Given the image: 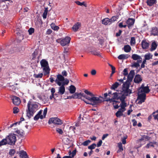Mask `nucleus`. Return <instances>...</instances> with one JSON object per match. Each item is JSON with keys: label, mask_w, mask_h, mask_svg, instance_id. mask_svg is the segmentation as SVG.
Returning a JSON list of instances; mask_svg holds the SVG:
<instances>
[{"label": "nucleus", "mask_w": 158, "mask_h": 158, "mask_svg": "<svg viewBox=\"0 0 158 158\" xmlns=\"http://www.w3.org/2000/svg\"><path fill=\"white\" fill-rule=\"evenodd\" d=\"M15 153V150L14 149H11L10 150L9 152V155L10 156H13Z\"/></svg>", "instance_id": "obj_41"}, {"label": "nucleus", "mask_w": 158, "mask_h": 158, "mask_svg": "<svg viewBox=\"0 0 158 158\" xmlns=\"http://www.w3.org/2000/svg\"><path fill=\"white\" fill-rule=\"evenodd\" d=\"M123 74L124 75V76H127V75H128V72H127V69H124L123 71Z\"/></svg>", "instance_id": "obj_59"}, {"label": "nucleus", "mask_w": 158, "mask_h": 158, "mask_svg": "<svg viewBox=\"0 0 158 158\" xmlns=\"http://www.w3.org/2000/svg\"><path fill=\"white\" fill-rule=\"evenodd\" d=\"M91 141L89 140H87L82 143V144L84 146H87L90 143Z\"/></svg>", "instance_id": "obj_43"}, {"label": "nucleus", "mask_w": 158, "mask_h": 158, "mask_svg": "<svg viewBox=\"0 0 158 158\" xmlns=\"http://www.w3.org/2000/svg\"><path fill=\"white\" fill-rule=\"evenodd\" d=\"M7 144H8V142L6 137L5 138L3 139L0 141V147L2 145H6Z\"/></svg>", "instance_id": "obj_23"}, {"label": "nucleus", "mask_w": 158, "mask_h": 158, "mask_svg": "<svg viewBox=\"0 0 158 158\" xmlns=\"http://www.w3.org/2000/svg\"><path fill=\"white\" fill-rule=\"evenodd\" d=\"M28 31L29 35H31L32 33L34 32V29L33 28H31L29 29Z\"/></svg>", "instance_id": "obj_52"}, {"label": "nucleus", "mask_w": 158, "mask_h": 158, "mask_svg": "<svg viewBox=\"0 0 158 158\" xmlns=\"http://www.w3.org/2000/svg\"><path fill=\"white\" fill-rule=\"evenodd\" d=\"M152 55L151 54L149 53L146 54L145 55V59L146 60H149L150 59H152Z\"/></svg>", "instance_id": "obj_38"}, {"label": "nucleus", "mask_w": 158, "mask_h": 158, "mask_svg": "<svg viewBox=\"0 0 158 158\" xmlns=\"http://www.w3.org/2000/svg\"><path fill=\"white\" fill-rule=\"evenodd\" d=\"M27 115L29 118L33 116L34 113L38 110V106L35 103H32L29 101L27 104Z\"/></svg>", "instance_id": "obj_3"}, {"label": "nucleus", "mask_w": 158, "mask_h": 158, "mask_svg": "<svg viewBox=\"0 0 158 158\" xmlns=\"http://www.w3.org/2000/svg\"><path fill=\"white\" fill-rule=\"evenodd\" d=\"M76 88L73 85H71L70 86L69 91L71 93H74L76 91Z\"/></svg>", "instance_id": "obj_33"}, {"label": "nucleus", "mask_w": 158, "mask_h": 158, "mask_svg": "<svg viewBox=\"0 0 158 158\" xmlns=\"http://www.w3.org/2000/svg\"><path fill=\"white\" fill-rule=\"evenodd\" d=\"M142 47L143 49H146L148 48L149 44L145 40H143L141 42Z\"/></svg>", "instance_id": "obj_14"}, {"label": "nucleus", "mask_w": 158, "mask_h": 158, "mask_svg": "<svg viewBox=\"0 0 158 158\" xmlns=\"http://www.w3.org/2000/svg\"><path fill=\"white\" fill-rule=\"evenodd\" d=\"M131 58L135 60H142V58L141 56L136 54H133L131 56Z\"/></svg>", "instance_id": "obj_18"}, {"label": "nucleus", "mask_w": 158, "mask_h": 158, "mask_svg": "<svg viewBox=\"0 0 158 158\" xmlns=\"http://www.w3.org/2000/svg\"><path fill=\"white\" fill-rule=\"evenodd\" d=\"M135 75L134 70L130 71L127 75V79L126 82L123 85L122 91H118L114 93L113 99H125L126 96H128L131 93V90L129 89L130 82L133 80Z\"/></svg>", "instance_id": "obj_1"}, {"label": "nucleus", "mask_w": 158, "mask_h": 158, "mask_svg": "<svg viewBox=\"0 0 158 158\" xmlns=\"http://www.w3.org/2000/svg\"><path fill=\"white\" fill-rule=\"evenodd\" d=\"M124 51L126 52H128L130 51L131 49V47L129 45H126L124 46L123 48Z\"/></svg>", "instance_id": "obj_24"}, {"label": "nucleus", "mask_w": 158, "mask_h": 158, "mask_svg": "<svg viewBox=\"0 0 158 158\" xmlns=\"http://www.w3.org/2000/svg\"><path fill=\"white\" fill-rule=\"evenodd\" d=\"M15 132L20 137H23L24 135V131L23 130H17Z\"/></svg>", "instance_id": "obj_26"}, {"label": "nucleus", "mask_w": 158, "mask_h": 158, "mask_svg": "<svg viewBox=\"0 0 158 158\" xmlns=\"http://www.w3.org/2000/svg\"><path fill=\"white\" fill-rule=\"evenodd\" d=\"M118 147L119 148L120 150H123V145L121 143H118Z\"/></svg>", "instance_id": "obj_53"}, {"label": "nucleus", "mask_w": 158, "mask_h": 158, "mask_svg": "<svg viewBox=\"0 0 158 158\" xmlns=\"http://www.w3.org/2000/svg\"><path fill=\"white\" fill-rule=\"evenodd\" d=\"M135 39L134 37H132L131 38L130 41V44L131 45H133L135 44Z\"/></svg>", "instance_id": "obj_46"}, {"label": "nucleus", "mask_w": 158, "mask_h": 158, "mask_svg": "<svg viewBox=\"0 0 158 158\" xmlns=\"http://www.w3.org/2000/svg\"><path fill=\"white\" fill-rule=\"evenodd\" d=\"M102 23L105 25H110L111 24L110 19L108 18L103 19L102 20Z\"/></svg>", "instance_id": "obj_11"}, {"label": "nucleus", "mask_w": 158, "mask_h": 158, "mask_svg": "<svg viewBox=\"0 0 158 158\" xmlns=\"http://www.w3.org/2000/svg\"><path fill=\"white\" fill-rule=\"evenodd\" d=\"M145 99H136L135 102H137V103L140 105L143 102H145Z\"/></svg>", "instance_id": "obj_47"}, {"label": "nucleus", "mask_w": 158, "mask_h": 158, "mask_svg": "<svg viewBox=\"0 0 158 158\" xmlns=\"http://www.w3.org/2000/svg\"><path fill=\"white\" fill-rule=\"evenodd\" d=\"M56 131L60 135H62L63 133L62 130L59 128H56Z\"/></svg>", "instance_id": "obj_49"}, {"label": "nucleus", "mask_w": 158, "mask_h": 158, "mask_svg": "<svg viewBox=\"0 0 158 158\" xmlns=\"http://www.w3.org/2000/svg\"><path fill=\"white\" fill-rule=\"evenodd\" d=\"M127 136L125 135L123 136L121 139V141H122V143L125 144L126 143V139L127 138Z\"/></svg>", "instance_id": "obj_44"}, {"label": "nucleus", "mask_w": 158, "mask_h": 158, "mask_svg": "<svg viewBox=\"0 0 158 158\" xmlns=\"http://www.w3.org/2000/svg\"><path fill=\"white\" fill-rule=\"evenodd\" d=\"M75 3L77 4V5H79V6H84L85 7H87V5L85 3V2H81L79 1H77L76 2H75Z\"/></svg>", "instance_id": "obj_34"}, {"label": "nucleus", "mask_w": 158, "mask_h": 158, "mask_svg": "<svg viewBox=\"0 0 158 158\" xmlns=\"http://www.w3.org/2000/svg\"><path fill=\"white\" fill-rule=\"evenodd\" d=\"M156 2V0H147L146 1L147 5L149 6H152Z\"/></svg>", "instance_id": "obj_15"}, {"label": "nucleus", "mask_w": 158, "mask_h": 158, "mask_svg": "<svg viewBox=\"0 0 158 158\" xmlns=\"http://www.w3.org/2000/svg\"><path fill=\"white\" fill-rule=\"evenodd\" d=\"M135 20L134 19L129 18L127 21V24L128 25V27L129 28L133 25L134 23Z\"/></svg>", "instance_id": "obj_16"}, {"label": "nucleus", "mask_w": 158, "mask_h": 158, "mask_svg": "<svg viewBox=\"0 0 158 158\" xmlns=\"http://www.w3.org/2000/svg\"><path fill=\"white\" fill-rule=\"evenodd\" d=\"M152 147H154L153 143L152 142H150L149 143H148L146 146V147L147 148H149Z\"/></svg>", "instance_id": "obj_55"}, {"label": "nucleus", "mask_w": 158, "mask_h": 158, "mask_svg": "<svg viewBox=\"0 0 158 158\" xmlns=\"http://www.w3.org/2000/svg\"><path fill=\"white\" fill-rule=\"evenodd\" d=\"M118 26L120 28H125L127 27L126 25H123L122 23H120L118 25Z\"/></svg>", "instance_id": "obj_58"}, {"label": "nucleus", "mask_w": 158, "mask_h": 158, "mask_svg": "<svg viewBox=\"0 0 158 158\" xmlns=\"http://www.w3.org/2000/svg\"><path fill=\"white\" fill-rule=\"evenodd\" d=\"M118 58V59L120 60L126 59L128 58V56L127 55L121 54L119 56Z\"/></svg>", "instance_id": "obj_30"}, {"label": "nucleus", "mask_w": 158, "mask_h": 158, "mask_svg": "<svg viewBox=\"0 0 158 158\" xmlns=\"http://www.w3.org/2000/svg\"><path fill=\"white\" fill-rule=\"evenodd\" d=\"M54 123L55 124L60 125L63 123L62 120L58 118H51L49 119L48 121L49 124Z\"/></svg>", "instance_id": "obj_8"}, {"label": "nucleus", "mask_w": 158, "mask_h": 158, "mask_svg": "<svg viewBox=\"0 0 158 158\" xmlns=\"http://www.w3.org/2000/svg\"><path fill=\"white\" fill-rule=\"evenodd\" d=\"M150 90L148 87H144L143 84L138 89V97L137 99H145L146 93H148Z\"/></svg>", "instance_id": "obj_4"}, {"label": "nucleus", "mask_w": 158, "mask_h": 158, "mask_svg": "<svg viewBox=\"0 0 158 158\" xmlns=\"http://www.w3.org/2000/svg\"><path fill=\"white\" fill-rule=\"evenodd\" d=\"M64 140H65L66 142H64L65 144H68L69 143V139L68 138H64Z\"/></svg>", "instance_id": "obj_62"}, {"label": "nucleus", "mask_w": 158, "mask_h": 158, "mask_svg": "<svg viewBox=\"0 0 158 158\" xmlns=\"http://www.w3.org/2000/svg\"><path fill=\"white\" fill-rule=\"evenodd\" d=\"M84 102L87 104L92 105L93 106L97 105L101 103L102 102L109 101L110 103L113 102V105L115 109H118L119 106L118 104L114 105V104H116L118 103H119L120 102L115 101V99H81Z\"/></svg>", "instance_id": "obj_2"}, {"label": "nucleus", "mask_w": 158, "mask_h": 158, "mask_svg": "<svg viewBox=\"0 0 158 158\" xmlns=\"http://www.w3.org/2000/svg\"><path fill=\"white\" fill-rule=\"evenodd\" d=\"M91 74L92 75H94L96 74V71L95 69H92L91 71Z\"/></svg>", "instance_id": "obj_60"}, {"label": "nucleus", "mask_w": 158, "mask_h": 158, "mask_svg": "<svg viewBox=\"0 0 158 158\" xmlns=\"http://www.w3.org/2000/svg\"><path fill=\"white\" fill-rule=\"evenodd\" d=\"M7 140L8 144L10 145H14L17 141L16 135L14 134L11 133L6 137Z\"/></svg>", "instance_id": "obj_6"}, {"label": "nucleus", "mask_w": 158, "mask_h": 158, "mask_svg": "<svg viewBox=\"0 0 158 158\" xmlns=\"http://www.w3.org/2000/svg\"><path fill=\"white\" fill-rule=\"evenodd\" d=\"M118 18V16L117 15L112 16L111 18L110 19L111 23L116 21Z\"/></svg>", "instance_id": "obj_35"}, {"label": "nucleus", "mask_w": 158, "mask_h": 158, "mask_svg": "<svg viewBox=\"0 0 158 158\" xmlns=\"http://www.w3.org/2000/svg\"><path fill=\"white\" fill-rule=\"evenodd\" d=\"M81 24L77 22L73 26L72 28L74 31H76L78 30Z\"/></svg>", "instance_id": "obj_17"}, {"label": "nucleus", "mask_w": 158, "mask_h": 158, "mask_svg": "<svg viewBox=\"0 0 158 158\" xmlns=\"http://www.w3.org/2000/svg\"><path fill=\"white\" fill-rule=\"evenodd\" d=\"M92 54L94 55L97 56H101V54L100 52L96 50H94L91 51Z\"/></svg>", "instance_id": "obj_29"}, {"label": "nucleus", "mask_w": 158, "mask_h": 158, "mask_svg": "<svg viewBox=\"0 0 158 158\" xmlns=\"http://www.w3.org/2000/svg\"><path fill=\"white\" fill-rule=\"evenodd\" d=\"M157 47V44L155 42H154L152 43L151 47L150 49V51H152L155 50Z\"/></svg>", "instance_id": "obj_28"}, {"label": "nucleus", "mask_w": 158, "mask_h": 158, "mask_svg": "<svg viewBox=\"0 0 158 158\" xmlns=\"http://www.w3.org/2000/svg\"><path fill=\"white\" fill-rule=\"evenodd\" d=\"M39 118H40L41 119H43V115H41L40 116L37 114L35 116L34 119L35 121H37L38 120Z\"/></svg>", "instance_id": "obj_39"}, {"label": "nucleus", "mask_w": 158, "mask_h": 158, "mask_svg": "<svg viewBox=\"0 0 158 158\" xmlns=\"http://www.w3.org/2000/svg\"><path fill=\"white\" fill-rule=\"evenodd\" d=\"M96 146V144L95 143H93L90 145L88 147L89 149L92 150L94 149Z\"/></svg>", "instance_id": "obj_42"}, {"label": "nucleus", "mask_w": 158, "mask_h": 158, "mask_svg": "<svg viewBox=\"0 0 158 158\" xmlns=\"http://www.w3.org/2000/svg\"><path fill=\"white\" fill-rule=\"evenodd\" d=\"M55 92V89L53 88H52L51 89V92L52 93V96H50V99H52V96H53V94Z\"/></svg>", "instance_id": "obj_56"}, {"label": "nucleus", "mask_w": 158, "mask_h": 158, "mask_svg": "<svg viewBox=\"0 0 158 158\" xmlns=\"http://www.w3.org/2000/svg\"><path fill=\"white\" fill-rule=\"evenodd\" d=\"M47 108H46L44 110V112H43V115H44V116H43V118H45V116L47 114Z\"/></svg>", "instance_id": "obj_57"}, {"label": "nucleus", "mask_w": 158, "mask_h": 158, "mask_svg": "<svg viewBox=\"0 0 158 158\" xmlns=\"http://www.w3.org/2000/svg\"><path fill=\"white\" fill-rule=\"evenodd\" d=\"M62 74L63 76L66 77L67 75V73L66 71L64 70L62 72Z\"/></svg>", "instance_id": "obj_63"}, {"label": "nucleus", "mask_w": 158, "mask_h": 158, "mask_svg": "<svg viewBox=\"0 0 158 158\" xmlns=\"http://www.w3.org/2000/svg\"><path fill=\"white\" fill-rule=\"evenodd\" d=\"M77 150L76 149L74 150L73 152H71V151H70L69 152V155H72V158L74 157L76 155V153Z\"/></svg>", "instance_id": "obj_40"}, {"label": "nucleus", "mask_w": 158, "mask_h": 158, "mask_svg": "<svg viewBox=\"0 0 158 158\" xmlns=\"http://www.w3.org/2000/svg\"><path fill=\"white\" fill-rule=\"evenodd\" d=\"M65 91V88L64 86V84L62 85L59 88V92L61 94H63Z\"/></svg>", "instance_id": "obj_27"}, {"label": "nucleus", "mask_w": 158, "mask_h": 158, "mask_svg": "<svg viewBox=\"0 0 158 158\" xmlns=\"http://www.w3.org/2000/svg\"><path fill=\"white\" fill-rule=\"evenodd\" d=\"M102 143V141L101 140H100L98 143L97 144L96 146H97L98 147H100L101 146Z\"/></svg>", "instance_id": "obj_54"}, {"label": "nucleus", "mask_w": 158, "mask_h": 158, "mask_svg": "<svg viewBox=\"0 0 158 158\" xmlns=\"http://www.w3.org/2000/svg\"><path fill=\"white\" fill-rule=\"evenodd\" d=\"M121 84H119L118 82H115L111 86L110 89L112 90H115L117 89L119 85H121Z\"/></svg>", "instance_id": "obj_22"}, {"label": "nucleus", "mask_w": 158, "mask_h": 158, "mask_svg": "<svg viewBox=\"0 0 158 158\" xmlns=\"http://www.w3.org/2000/svg\"><path fill=\"white\" fill-rule=\"evenodd\" d=\"M48 11V8H45L44 12L43 15V17L44 19H45L46 18Z\"/></svg>", "instance_id": "obj_37"}, {"label": "nucleus", "mask_w": 158, "mask_h": 158, "mask_svg": "<svg viewBox=\"0 0 158 158\" xmlns=\"http://www.w3.org/2000/svg\"><path fill=\"white\" fill-rule=\"evenodd\" d=\"M131 121L133 123V126H135L137 125V122L135 119H132Z\"/></svg>", "instance_id": "obj_61"}, {"label": "nucleus", "mask_w": 158, "mask_h": 158, "mask_svg": "<svg viewBox=\"0 0 158 158\" xmlns=\"http://www.w3.org/2000/svg\"><path fill=\"white\" fill-rule=\"evenodd\" d=\"M85 97V95L84 94L81 93H75L72 96V98L73 99H80L82 97Z\"/></svg>", "instance_id": "obj_10"}, {"label": "nucleus", "mask_w": 158, "mask_h": 158, "mask_svg": "<svg viewBox=\"0 0 158 158\" xmlns=\"http://www.w3.org/2000/svg\"><path fill=\"white\" fill-rule=\"evenodd\" d=\"M57 78L60 81H62L65 80L64 77L60 74H58L57 75Z\"/></svg>", "instance_id": "obj_36"}, {"label": "nucleus", "mask_w": 158, "mask_h": 158, "mask_svg": "<svg viewBox=\"0 0 158 158\" xmlns=\"http://www.w3.org/2000/svg\"><path fill=\"white\" fill-rule=\"evenodd\" d=\"M51 28L53 30L55 31H57L59 28V27L56 26L54 23H52L51 24Z\"/></svg>", "instance_id": "obj_32"}, {"label": "nucleus", "mask_w": 158, "mask_h": 158, "mask_svg": "<svg viewBox=\"0 0 158 158\" xmlns=\"http://www.w3.org/2000/svg\"><path fill=\"white\" fill-rule=\"evenodd\" d=\"M149 138V137L147 135H143L142 136V137L141 139H139V140L140 141H142L144 140L145 139H148Z\"/></svg>", "instance_id": "obj_50"}, {"label": "nucleus", "mask_w": 158, "mask_h": 158, "mask_svg": "<svg viewBox=\"0 0 158 158\" xmlns=\"http://www.w3.org/2000/svg\"><path fill=\"white\" fill-rule=\"evenodd\" d=\"M84 92L85 94L90 97V99H97L96 97V96H97V94H94L87 89L85 90Z\"/></svg>", "instance_id": "obj_9"}, {"label": "nucleus", "mask_w": 158, "mask_h": 158, "mask_svg": "<svg viewBox=\"0 0 158 158\" xmlns=\"http://www.w3.org/2000/svg\"><path fill=\"white\" fill-rule=\"evenodd\" d=\"M13 113L14 114H17L19 111V109L16 107H15L13 108Z\"/></svg>", "instance_id": "obj_51"}, {"label": "nucleus", "mask_w": 158, "mask_h": 158, "mask_svg": "<svg viewBox=\"0 0 158 158\" xmlns=\"http://www.w3.org/2000/svg\"><path fill=\"white\" fill-rule=\"evenodd\" d=\"M19 156L21 158H28V156L26 152L23 150L19 152Z\"/></svg>", "instance_id": "obj_12"}, {"label": "nucleus", "mask_w": 158, "mask_h": 158, "mask_svg": "<svg viewBox=\"0 0 158 158\" xmlns=\"http://www.w3.org/2000/svg\"><path fill=\"white\" fill-rule=\"evenodd\" d=\"M52 99H42V101H43L44 103L45 104H47V105H48V104H52V103H51L50 102V100H51Z\"/></svg>", "instance_id": "obj_45"}, {"label": "nucleus", "mask_w": 158, "mask_h": 158, "mask_svg": "<svg viewBox=\"0 0 158 158\" xmlns=\"http://www.w3.org/2000/svg\"><path fill=\"white\" fill-rule=\"evenodd\" d=\"M43 76L42 73H40L38 74H35L34 77L36 78H42Z\"/></svg>", "instance_id": "obj_48"}, {"label": "nucleus", "mask_w": 158, "mask_h": 158, "mask_svg": "<svg viewBox=\"0 0 158 158\" xmlns=\"http://www.w3.org/2000/svg\"><path fill=\"white\" fill-rule=\"evenodd\" d=\"M121 101V103L120 106L121 107L122 110V109H125V107L127 106V103L125 102V99H120Z\"/></svg>", "instance_id": "obj_20"}, {"label": "nucleus", "mask_w": 158, "mask_h": 158, "mask_svg": "<svg viewBox=\"0 0 158 158\" xmlns=\"http://www.w3.org/2000/svg\"><path fill=\"white\" fill-rule=\"evenodd\" d=\"M142 62V60H137L136 62H134L132 65V67H134L135 68H138L140 66L139 64Z\"/></svg>", "instance_id": "obj_19"}, {"label": "nucleus", "mask_w": 158, "mask_h": 158, "mask_svg": "<svg viewBox=\"0 0 158 158\" xmlns=\"http://www.w3.org/2000/svg\"><path fill=\"white\" fill-rule=\"evenodd\" d=\"M124 111V110H122L121 109H119L115 113V115L116 117L118 118L123 115V112Z\"/></svg>", "instance_id": "obj_21"}, {"label": "nucleus", "mask_w": 158, "mask_h": 158, "mask_svg": "<svg viewBox=\"0 0 158 158\" xmlns=\"http://www.w3.org/2000/svg\"><path fill=\"white\" fill-rule=\"evenodd\" d=\"M70 40L71 38L70 37H66L62 40L60 39H57L56 41L57 43H60L62 46H64L69 44Z\"/></svg>", "instance_id": "obj_7"}, {"label": "nucleus", "mask_w": 158, "mask_h": 158, "mask_svg": "<svg viewBox=\"0 0 158 158\" xmlns=\"http://www.w3.org/2000/svg\"><path fill=\"white\" fill-rule=\"evenodd\" d=\"M152 34L154 35H158V29L156 27L152 28Z\"/></svg>", "instance_id": "obj_25"}, {"label": "nucleus", "mask_w": 158, "mask_h": 158, "mask_svg": "<svg viewBox=\"0 0 158 158\" xmlns=\"http://www.w3.org/2000/svg\"><path fill=\"white\" fill-rule=\"evenodd\" d=\"M142 79L141 77V76L139 75H136L134 79L135 82L139 83L142 81Z\"/></svg>", "instance_id": "obj_13"}, {"label": "nucleus", "mask_w": 158, "mask_h": 158, "mask_svg": "<svg viewBox=\"0 0 158 158\" xmlns=\"http://www.w3.org/2000/svg\"><path fill=\"white\" fill-rule=\"evenodd\" d=\"M13 103L15 105H19L21 103L20 99H12Z\"/></svg>", "instance_id": "obj_31"}, {"label": "nucleus", "mask_w": 158, "mask_h": 158, "mask_svg": "<svg viewBox=\"0 0 158 158\" xmlns=\"http://www.w3.org/2000/svg\"><path fill=\"white\" fill-rule=\"evenodd\" d=\"M108 135L109 134H104L103 135L102 138V140H104L105 139V138L107 137V136H108Z\"/></svg>", "instance_id": "obj_64"}, {"label": "nucleus", "mask_w": 158, "mask_h": 158, "mask_svg": "<svg viewBox=\"0 0 158 158\" xmlns=\"http://www.w3.org/2000/svg\"><path fill=\"white\" fill-rule=\"evenodd\" d=\"M41 68L43 69L44 74L45 75L49 74V69L48 62L45 60L43 59L40 62Z\"/></svg>", "instance_id": "obj_5"}]
</instances>
